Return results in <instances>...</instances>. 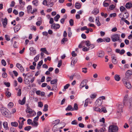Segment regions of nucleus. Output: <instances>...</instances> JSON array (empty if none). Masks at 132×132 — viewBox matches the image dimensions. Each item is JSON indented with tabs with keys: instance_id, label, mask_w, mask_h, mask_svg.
Segmentation results:
<instances>
[{
	"instance_id": "nucleus-50",
	"label": "nucleus",
	"mask_w": 132,
	"mask_h": 132,
	"mask_svg": "<svg viewBox=\"0 0 132 132\" xmlns=\"http://www.w3.org/2000/svg\"><path fill=\"white\" fill-rule=\"evenodd\" d=\"M120 10L121 12H122L126 10V9L123 6H122L120 7Z\"/></svg>"
},
{
	"instance_id": "nucleus-62",
	"label": "nucleus",
	"mask_w": 132,
	"mask_h": 132,
	"mask_svg": "<svg viewBox=\"0 0 132 132\" xmlns=\"http://www.w3.org/2000/svg\"><path fill=\"white\" fill-rule=\"evenodd\" d=\"M60 121L59 119L56 120L54 121V124H55V125H57L60 122Z\"/></svg>"
},
{
	"instance_id": "nucleus-3",
	"label": "nucleus",
	"mask_w": 132,
	"mask_h": 132,
	"mask_svg": "<svg viewBox=\"0 0 132 132\" xmlns=\"http://www.w3.org/2000/svg\"><path fill=\"white\" fill-rule=\"evenodd\" d=\"M129 79H123L122 81L124 85L128 88H130L131 86L130 83L129 81Z\"/></svg>"
},
{
	"instance_id": "nucleus-49",
	"label": "nucleus",
	"mask_w": 132,
	"mask_h": 132,
	"mask_svg": "<svg viewBox=\"0 0 132 132\" xmlns=\"http://www.w3.org/2000/svg\"><path fill=\"white\" fill-rule=\"evenodd\" d=\"M112 63L114 64H116L118 62L117 59L112 60Z\"/></svg>"
},
{
	"instance_id": "nucleus-17",
	"label": "nucleus",
	"mask_w": 132,
	"mask_h": 132,
	"mask_svg": "<svg viewBox=\"0 0 132 132\" xmlns=\"http://www.w3.org/2000/svg\"><path fill=\"white\" fill-rule=\"evenodd\" d=\"M65 110L66 111H73L74 110V109L72 107L71 105H69L65 109Z\"/></svg>"
},
{
	"instance_id": "nucleus-38",
	"label": "nucleus",
	"mask_w": 132,
	"mask_h": 132,
	"mask_svg": "<svg viewBox=\"0 0 132 132\" xmlns=\"http://www.w3.org/2000/svg\"><path fill=\"white\" fill-rule=\"evenodd\" d=\"M39 54H38L34 59V60L35 62H37L38 60L39 57Z\"/></svg>"
},
{
	"instance_id": "nucleus-45",
	"label": "nucleus",
	"mask_w": 132,
	"mask_h": 132,
	"mask_svg": "<svg viewBox=\"0 0 132 132\" xmlns=\"http://www.w3.org/2000/svg\"><path fill=\"white\" fill-rule=\"evenodd\" d=\"M69 22L71 26H73V25L74 21L73 19H70L69 21Z\"/></svg>"
},
{
	"instance_id": "nucleus-22",
	"label": "nucleus",
	"mask_w": 132,
	"mask_h": 132,
	"mask_svg": "<svg viewBox=\"0 0 132 132\" xmlns=\"http://www.w3.org/2000/svg\"><path fill=\"white\" fill-rule=\"evenodd\" d=\"M115 79L117 81H119L120 80V77L119 76L116 75L114 76Z\"/></svg>"
},
{
	"instance_id": "nucleus-57",
	"label": "nucleus",
	"mask_w": 132,
	"mask_h": 132,
	"mask_svg": "<svg viewBox=\"0 0 132 132\" xmlns=\"http://www.w3.org/2000/svg\"><path fill=\"white\" fill-rule=\"evenodd\" d=\"M101 16H104L105 18H106L108 16V15L107 14H104V13L103 12H102L101 13Z\"/></svg>"
},
{
	"instance_id": "nucleus-46",
	"label": "nucleus",
	"mask_w": 132,
	"mask_h": 132,
	"mask_svg": "<svg viewBox=\"0 0 132 132\" xmlns=\"http://www.w3.org/2000/svg\"><path fill=\"white\" fill-rule=\"evenodd\" d=\"M21 94V89H19L17 93V95L18 96H20Z\"/></svg>"
},
{
	"instance_id": "nucleus-34",
	"label": "nucleus",
	"mask_w": 132,
	"mask_h": 132,
	"mask_svg": "<svg viewBox=\"0 0 132 132\" xmlns=\"http://www.w3.org/2000/svg\"><path fill=\"white\" fill-rule=\"evenodd\" d=\"M31 127L30 126H26L24 128V130H25L29 131L31 129Z\"/></svg>"
},
{
	"instance_id": "nucleus-43",
	"label": "nucleus",
	"mask_w": 132,
	"mask_h": 132,
	"mask_svg": "<svg viewBox=\"0 0 132 132\" xmlns=\"http://www.w3.org/2000/svg\"><path fill=\"white\" fill-rule=\"evenodd\" d=\"M5 39L7 41H9L10 40V36H9L7 35H5Z\"/></svg>"
},
{
	"instance_id": "nucleus-53",
	"label": "nucleus",
	"mask_w": 132,
	"mask_h": 132,
	"mask_svg": "<svg viewBox=\"0 0 132 132\" xmlns=\"http://www.w3.org/2000/svg\"><path fill=\"white\" fill-rule=\"evenodd\" d=\"M98 43H101L103 42H105L104 40L101 38H98L97 40Z\"/></svg>"
},
{
	"instance_id": "nucleus-32",
	"label": "nucleus",
	"mask_w": 132,
	"mask_h": 132,
	"mask_svg": "<svg viewBox=\"0 0 132 132\" xmlns=\"http://www.w3.org/2000/svg\"><path fill=\"white\" fill-rule=\"evenodd\" d=\"M54 5V3L53 2H51L50 3H48L46 6L48 7H52Z\"/></svg>"
},
{
	"instance_id": "nucleus-56",
	"label": "nucleus",
	"mask_w": 132,
	"mask_h": 132,
	"mask_svg": "<svg viewBox=\"0 0 132 132\" xmlns=\"http://www.w3.org/2000/svg\"><path fill=\"white\" fill-rule=\"evenodd\" d=\"M112 60L113 59H117V58L116 55L114 54H112L111 55Z\"/></svg>"
},
{
	"instance_id": "nucleus-58",
	"label": "nucleus",
	"mask_w": 132,
	"mask_h": 132,
	"mask_svg": "<svg viewBox=\"0 0 132 132\" xmlns=\"http://www.w3.org/2000/svg\"><path fill=\"white\" fill-rule=\"evenodd\" d=\"M82 69L83 70L82 71L83 72L85 73H86L87 72V68H82Z\"/></svg>"
},
{
	"instance_id": "nucleus-55",
	"label": "nucleus",
	"mask_w": 132,
	"mask_h": 132,
	"mask_svg": "<svg viewBox=\"0 0 132 132\" xmlns=\"http://www.w3.org/2000/svg\"><path fill=\"white\" fill-rule=\"evenodd\" d=\"M109 9L111 10H113L115 7V6L113 4L110 5L109 6Z\"/></svg>"
},
{
	"instance_id": "nucleus-10",
	"label": "nucleus",
	"mask_w": 132,
	"mask_h": 132,
	"mask_svg": "<svg viewBox=\"0 0 132 132\" xmlns=\"http://www.w3.org/2000/svg\"><path fill=\"white\" fill-rule=\"evenodd\" d=\"M60 27V25L58 24L53 23L51 26L52 28H53L54 29H59Z\"/></svg>"
},
{
	"instance_id": "nucleus-12",
	"label": "nucleus",
	"mask_w": 132,
	"mask_h": 132,
	"mask_svg": "<svg viewBox=\"0 0 132 132\" xmlns=\"http://www.w3.org/2000/svg\"><path fill=\"white\" fill-rule=\"evenodd\" d=\"M118 109L119 110V111L118 112H122V109L123 108V105L121 104H118Z\"/></svg>"
},
{
	"instance_id": "nucleus-59",
	"label": "nucleus",
	"mask_w": 132,
	"mask_h": 132,
	"mask_svg": "<svg viewBox=\"0 0 132 132\" xmlns=\"http://www.w3.org/2000/svg\"><path fill=\"white\" fill-rule=\"evenodd\" d=\"M90 97L92 99H94L96 97V95L95 94H92L90 96Z\"/></svg>"
},
{
	"instance_id": "nucleus-31",
	"label": "nucleus",
	"mask_w": 132,
	"mask_h": 132,
	"mask_svg": "<svg viewBox=\"0 0 132 132\" xmlns=\"http://www.w3.org/2000/svg\"><path fill=\"white\" fill-rule=\"evenodd\" d=\"M122 16L124 17L125 18L127 19L129 17V14L128 13L125 12L123 15Z\"/></svg>"
},
{
	"instance_id": "nucleus-54",
	"label": "nucleus",
	"mask_w": 132,
	"mask_h": 132,
	"mask_svg": "<svg viewBox=\"0 0 132 132\" xmlns=\"http://www.w3.org/2000/svg\"><path fill=\"white\" fill-rule=\"evenodd\" d=\"M1 63L4 66H5L6 65V63L4 59H3L2 60Z\"/></svg>"
},
{
	"instance_id": "nucleus-14",
	"label": "nucleus",
	"mask_w": 132,
	"mask_h": 132,
	"mask_svg": "<svg viewBox=\"0 0 132 132\" xmlns=\"http://www.w3.org/2000/svg\"><path fill=\"white\" fill-rule=\"evenodd\" d=\"M99 11L98 9L97 8H95L92 12V14L94 15H96L97 14L99 13Z\"/></svg>"
},
{
	"instance_id": "nucleus-24",
	"label": "nucleus",
	"mask_w": 132,
	"mask_h": 132,
	"mask_svg": "<svg viewBox=\"0 0 132 132\" xmlns=\"http://www.w3.org/2000/svg\"><path fill=\"white\" fill-rule=\"evenodd\" d=\"M11 124L12 126L15 127H17L18 125V123L16 122H11Z\"/></svg>"
},
{
	"instance_id": "nucleus-27",
	"label": "nucleus",
	"mask_w": 132,
	"mask_h": 132,
	"mask_svg": "<svg viewBox=\"0 0 132 132\" xmlns=\"http://www.w3.org/2000/svg\"><path fill=\"white\" fill-rule=\"evenodd\" d=\"M48 105L47 104H46L44 105V108L43 109V111L45 112L47 111L48 110Z\"/></svg>"
},
{
	"instance_id": "nucleus-64",
	"label": "nucleus",
	"mask_w": 132,
	"mask_h": 132,
	"mask_svg": "<svg viewBox=\"0 0 132 132\" xmlns=\"http://www.w3.org/2000/svg\"><path fill=\"white\" fill-rule=\"evenodd\" d=\"M130 104V106H132V97L130 98L129 100Z\"/></svg>"
},
{
	"instance_id": "nucleus-40",
	"label": "nucleus",
	"mask_w": 132,
	"mask_h": 132,
	"mask_svg": "<svg viewBox=\"0 0 132 132\" xmlns=\"http://www.w3.org/2000/svg\"><path fill=\"white\" fill-rule=\"evenodd\" d=\"M84 42L85 43L86 45L87 46H89L90 45V43L89 40L84 41Z\"/></svg>"
},
{
	"instance_id": "nucleus-48",
	"label": "nucleus",
	"mask_w": 132,
	"mask_h": 132,
	"mask_svg": "<svg viewBox=\"0 0 132 132\" xmlns=\"http://www.w3.org/2000/svg\"><path fill=\"white\" fill-rule=\"evenodd\" d=\"M2 76L3 78H6L7 77V74L5 72H4L2 74Z\"/></svg>"
},
{
	"instance_id": "nucleus-44",
	"label": "nucleus",
	"mask_w": 132,
	"mask_h": 132,
	"mask_svg": "<svg viewBox=\"0 0 132 132\" xmlns=\"http://www.w3.org/2000/svg\"><path fill=\"white\" fill-rule=\"evenodd\" d=\"M38 106L39 107H42L43 106V103L41 102H39L38 103Z\"/></svg>"
},
{
	"instance_id": "nucleus-39",
	"label": "nucleus",
	"mask_w": 132,
	"mask_h": 132,
	"mask_svg": "<svg viewBox=\"0 0 132 132\" xmlns=\"http://www.w3.org/2000/svg\"><path fill=\"white\" fill-rule=\"evenodd\" d=\"M36 50H34V51H31V52H30V55L31 56H33L34 55H35L36 54Z\"/></svg>"
},
{
	"instance_id": "nucleus-26",
	"label": "nucleus",
	"mask_w": 132,
	"mask_h": 132,
	"mask_svg": "<svg viewBox=\"0 0 132 132\" xmlns=\"http://www.w3.org/2000/svg\"><path fill=\"white\" fill-rule=\"evenodd\" d=\"M77 61V60L76 59H73L71 61V64L73 65L74 66L75 64L76 63Z\"/></svg>"
},
{
	"instance_id": "nucleus-16",
	"label": "nucleus",
	"mask_w": 132,
	"mask_h": 132,
	"mask_svg": "<svg viewBox=\"0 0 132 132\" xmlns=\"http://www.w3.org/2000/svg\"><path fill=\"white\" fill-rule=\"evenodd\" d=\"M98 57H102L104 55V53L103 51H100L98 52Z\"/></svg>"
},
{
	"instance_id": "nucleus-15",
	"label": "nucleus",
	"mask_w": 132,
	"mask_h": 132,
	"mask_svg": "<svg viewBox=\"0 0 132 132\" xmlns=\"http://www.w3.org/2000/svg\"><path fill=\"white\" fill-rule=\"evenodd\" d=\"M2 24L3 27L5 28L7 24V19L6 18H5L3 21H2Z\"/></svg>"
},
{
	"instance_id": "nucleus-1",
	"label": "nucleus",
	"mask_w": 132,
	"mask_h": 132,
	"mask_svg": "<svg viewBox=\"0 0 132 132\" xmlns=\"http://www.w3.org/2000/svg\"><path fill=\"white\" fill-rule=\"evenodd\" d=\"M120 35L117 34L112 35L111 36V39L113 42L118 41L120 43L121 42V40L120 39Z\"/></svg>"
},
{
	"instance_id": "nucleus-6",
	"label": "nucleus",
	"mask_w": 132,
	"mask_h": 132,
	"mask_svg": "<svg viewBox=\"0 0 132 132\" xmlns=\"http://www.w3.org/2000/svg\"><path fill=\"white\" fill-rule=\"evenodd\" d=\"M26 113H28L31 114L32 113L33 116L35 115L36 114V113L31 109L28 106H27V109L26 110Z\"/></svg>"
},
{
	"instance_id": "nucleus-35",
	"label": "nucleus",
	"mask_w": 132,
	"mask_h": 132,
	"mask_svg": "<svg viewBox=\"0 0 132 132\" xmlns=\"http://www.w3.org/2000/svg\"><path fill=\"white\" fill-rule=\"evenodd\" d=\"M38 1L37 0H35L32 1L33 4L35 6H37L38 5Z\"/></svg>"
},
{
	"instance_id": "nucleus-42",
	"label": "nucleus",
	"mask_w": 132,
	"mask_h": 132,
	"mask_svg": "<svg viewBox=\"0 0 132 132\" xmlns=\"http://www.w3.org/2000/svg\"><path fill=\"white\" fill-rule=\"evenodd\" d=\"M6 95L7 97H9L11 96V94L10 92L7 91L6 92Z\"/></svg>"
},
{
	"instance_id": "nucleus-52",
	"label": "nucleus",
	"mask_w": 132,
	"mask_h": 132,
	"mask_svg": "<svg viewBox=\"0 0 132 132\" xmlns=\"http://www.w3.org/2000/svg\"><path fill=\"white\" fill-rule=\"evenodd\" d=\"M8 105L9 108H11L13 105V103L12 102H10L8 104Z\"/></svg>"
},
{
	"instance_id": "nucleus-60",
	"label": "nucleus",
	"mask_w": 132,
	"mask_h": 132,
	"mask_svg": "<svg viewBox=\"0 0 132 132\" xmlns=\"http://www.w3.org/2000/svg\"><path fill=\"white\" fill-rule=\"evenodd\" d=\"M94 19L92 17H90L89 18V20L90 22H94Z\"/></svg>"
},
{
	"instance_id": "nucleus-30",
	"label": "nucleus",
	"mask_w": 132,
	"mask_h": 132,
	"mask_svg": "<svg viewBox=\"0 0 132 132\" xmlns=\"http://www.w3.org/2000/svg\"><path fill=\"white\" fill-rule=\"evenodd\" d=\"M31 125L32 126L36 127L38 125V123L37 122L33 121L32 122Z\"/></svg>"
},
{
	"instance_id": "nucleus-2",
	"label": "nucleus",
	"mask_w": 132,
	"mask_h": 132,
	"mask_svg": "<svg viewBox=\"0 0 132 132\" xmlns=\"http://www.w3.org/2000/svg\"><path fill=\"white\" fill-rule=\"evenodd\" d=\"M2 114L6 117H8L9 115V111L6 108L2 107L0 109Z\"/></svg>"
},
{
	"instance_id": "nucleus-25",
	"label": "nucleus",
	"mask_w": 132,
	"mask_h": 132,
	"mask_svg": "<svg viewBox=\"0 0 132 132\" xmlns=\"http://www.w3.org/2000/svg\"><path fill=\"white\" fill-rule=\"evenodd\" d=\"M60 17V16L58 14L57 15L54 17V20L56 21H58Z\"/></svg>"
},
{
	"instance_id": "nucleus-37",
	"label": "nucleus",
	"mask_w": 132,
	"mask_h": 132,
	"mask_svg": "<svg viewBox=\"0 0 132 132\" xmlns=\"http://www.w3.org/2000/svg\"><path fill=\"white\" fill-rule=\"evenodd\" d=\"M106 131V129L104 127H103L100 129L99 130V132H104V131Z\"/></svg>"
},
{
	"instance_id": "nucleus-51",
	"label": "nucleus",
	"mask_w": 132,
	"mask_h": 132,
	"mask_svg": "<svg viewBox=\"0 0 132 132\" xmlns=\"http://www.w3.org/2000/svg\"><path fill=\"white\" fill-rule=\"evenodd\" d=\"M101 110V112L102 111L105 113H106L107 112V111L105 107L102 108Z\"/></svg>"
},
{
	"instance_id": "nucleus-33",
	"label": "nucleus",
	"mask_w": 132,
	"mask_h": 132,
	"mask_svg": "<svg viewBox=\"0 0 132 132\" xmlns=\"http://www.w3.org/2000/svg\"><path fill=\"white\" fill-rule=\"evenodd\" d=\"M70 85L69 84H67L65 86H64V89H63V91H65V89H67L70 86Z\"/></svg>"
},
{
	"instance_id": "nucleus-18",
	"label": "nucleus",
	"mask_w": 132,
	"mask_h": 132,
	"mask_svg": "<svg viewBox=\"0 0 132 132\" xmlns=\"http://www.w3.org/2000/svg\"><path fill=\"white\" fill-rule=\"evenodd\" d=\"M132 4L131 3L128 2L125 5L127 9H130L132 7Z\"/></svg>"
},
{
	"instance_id": "nucleus-5",
	"label": "nucleus",
	"mask_w": 132,
	"mask_h": 132,
	"mask_svg": "<svg viewBox=\"0 0 132 132\" xmlns=\"http://www.w3.org/2000/svg\"><path fill=\"white\" fill-rule=\"evenodd\" d=\"M118 127L115 125H111L109 126V130L110 132H117Z\"/></svg>"
},
{
	"instance_id": "nucleus-7",
	"label": "nucleus",
	"mask_w": 132,
	"mask_h": 132,
	"mask_svg": "<svg viewBox=\"0 0 132 132\" xmlns=\"http://www.w3.org/2000/svg\"><path fill=\"white\" fill-rule=\"evenodd\" d=\"M103 101L100 99H98L96 101L95 104L96 106L98 107L100 106L102 104Z\"/></svg>"
},
{
	"instance_id": "nucleus-9",
	"label": "nucleus",
	"mask_w": 132,
	"mask_h": 132,
	"mask_svg": "<svg viewBox=\"0 0 132 132\" xmlns=\"http://www.w3.org/2000/svg\"><path fill=\"white\" fill-rule=\"evenodd\" d=\"M16 67L19 68L21 72H23L24 70L22 65L19 63H17L16 65Z\"/></svg>"
},
{
	"instance_id": "nucleus-29",
	"label": "nucleus",
	"mask_w": 132,
	"mask_h": 132,
	"mask_svg": "<svg viewBox=\"0 0 132 132\" xmlns=\"http://www.w3.org/2000/svg\"><path fill=\"white\" fill-rule=\"evenodd\" d=\"M97 107H94L93 108V109L95 111H98L100 112H101V110L99 108Z\"/></svg>"
},
{
	"instance_id": "nucleus-47",
	"label": "nucleus",
	"mask_w": 132,
	"mask_h": 132,
	"mask_svg": "<svg viewBox=\"0 0 132 132\" xmlns=\"http://www.w3.org/2000/svg\"><path fill=\"white\" fill-rule=\"evenodd\" d=\"M52 130L54 131H55L57 130V127L56 125H54L53 128Z\"/></svg>"
},
{
	"instance_id": "nucleus-61",
	"label": "nucleus",
	"mask_w": 132,
	"mask_h": 132,
	"mask_svg": "<svg viewBox=\"0 0 132 132\" xmlns=\"http://www.w3.org/2000/svg\"><path fill=\"white\" fill-rule=\"evenodd\" d=\"M10 132H16V129L13 128H11L10 129Z\"/></svg>"
},
{
	"instance_id": "nucleus-13",
	"label": "nucleus",
	"mask_w": 132,
	"mask_h": 132,
	"mask_svg": "<svg viewBox=\"0 0 132 132\" xmlns=\"http://www.w3.org/2000/svg\"><path fill=\"white\" fill-rule=\"evenodd\" d=\"M3 125L4 128L5 130H8L9 129L8 126V124L5 121L3 123Z\"/></svg>"
},
{
	"instance_id": "nucleus-11",
	"label": "nucleus",
	"mask_w": 132,
	"mask_h": 132,
	"mask_svg": "<svg viewBox=\"0 0 132 132\" xmlns=\"http://www.w3.org/2000/svg\"><path fill=\"white\" fill-rule=\"evenodd\" d=\"M26 97H24L22 100H19L18 101L19 103L21 105L24 104L26 102Z\"/></svg>"
},
{
	"instance_id": "nucleus-20",
	"label": "nucleus",
	"mask_w": 132,
	"mask_h": 132,
	"mask_svg": "<svg viewBox=\"0 0 132 132\" xmlns=\"http://www.w3.org/2000/svg\"><path fill=\"white\" fill-rule=\"evenodd\" d=\"M75 7L77 9H79L81 7L80 4L78 3H76L75 4Z\"/></svg>"
},
{
	"instance_id": "nucleus-4",
	"label": "nucleus",
	"mask_w": 132,
	"mask_h": 132,
	"mask_svg": "<svg viewBox=\"0 0 132 132\" xmlns=\"http://www.w3.org/2000/svg\"><path fill=\"white\" fill-rule=\"evenodd\" d=\"M132 75V70H127L125 73V77L123 79H129L131 78V76Z\"/></svg>"
},
{
	"instance_id": "nucleus-23",
	"label": "nucleus",
	"mask_w": 132,
	"mask_h": 132,
	"mask_svg": "<svg viewBox=\"0 0 132 132\" xmlns=\"http://www.w3.org/2000/svg\"><path fill=\"white\" fill-rule=\"evenodd\" d=\"M20 28V25L19 24H18L15 27L14 30H16L17 31H18L19 30Z\"/></svg>"
},
{
	"instance_id": "nucleus-8",
	"label": "nucleus",
	"mask_w": 132,
	"mask_h": 132,
	"mask_svg": "<svg viewBox=\"0 0 132 132\" xmlns=\"http://www.w3.org/2000/svg\"><path fill=\"white\" fill-rule=\"evenodd\" d=\"M87 82L88 80H87L84 79L83 80L80 85V87H81V88L84 87L85 86H86Z\"/></svg>"
},
{
	"instance_id": "nucleus-36",
	"label": "nucleus",
	"mask_w": 132,
	"mask_h": 132,
	"mask_svg": "<svg viewBox=\"0 0 132 132\" xmlns=\"http://www.w3.org/2000/svg\"><path fill=\"white\" fill-rule=\"evenodd\" d=\"M83 48L82 49V51L84 52L88 51L89 50V49L90 48V47H89L88 48H87L85 46H83Z\"/></svg>"
},
{
	"instance_id": "nucleus-63",
	"label": "nucleus",
	"mask_w": 132,
	"mask_h": 132,
	"mask_svg": "<svg viewBox=\"0 0 132 132\" xmlns=\"http://www.w3.org/2000/svg\"><path fill=\"white\" fill-rule=\"evenodd\" d=\"M18 81L20 83H22V82L23 80L21 77H19L18 79Z\"/></svg>"
},
{
	"instance_id": "nucleus-19",
	"label": "nucleus",
	"mask_w": 132,
	"mask_h": 132,
	"mask_svg": "<svg viewBox=\"0 0 132 132\" xmlns=\"http://www.w3.org/2000/svg\"><path fill=\"white\" fill-rule=\"evenodd\" d=\"M43 61L42 60H41L40 61H39L38 64L37 65V68L38 69H40V67L43 64Z\"/></svg>"
},
{
	"instance_id": "nucleus-21",
	"label": "nucleus",
	"mask_w": 132,
	"mask_h": 132,
	"mask_svg": "<svg viewBox=\"0 0 132 132\" xmlns=\"http://www.w3.org/2000/svg\"><path fill=\"white\" fill-rule=\"evenodd\" d=\"M27 11L28 13H31L32 11V7L31 5H28L27 7Z\"/></svg>"
},
{
	"instance_id": "nucleus-28",
	"label": "nucleus",
	"mask_w": 132,
	"mask_h": 132,
	"mask_svg": "<svg viewBox=\"0 0 132 132\" xmlns=\"http://www.w3.org/2000/svg\"><path fill=\"white\" fill-rule=\"evenodd\" d=\"M68 40L67 38H64L62 39L61 40V42L62 44H64L65 43L67 42Z\"/></svg>"
},
{
	"instance_id": "nucleus-41",
	"label": "nucleus",
	"mask_w": 132,
	"mask_h": 132,
	"mask_svg": "<svg viewBox=\"0 0 132 132\" xmlns=\"http://www.w3.org/2000/svg\"><path fill=\"white\" fill-rule=\"evenodd\" d=\"M57 81V79H55L52 80L51 81V84H56Z\"/></svg>"
}]
</instances>
